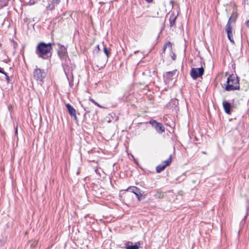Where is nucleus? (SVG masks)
<instances>
[{"instance_id": "f257e3e1", "label": "nucleus", "mask_w": 249, "mask_h": 249, "mask_svg": "<svg viewBox=\"0 0 249 249\" xmlns=\"http://www.w3.org/2000/svg\"><path fill=\"white\" fill-rule=\"evenodd\" d=\"M52 44L51 43H46L44 42L39 43L36 46V53L38 57L43 59H47L52 56L51 50H52Z\"/></svg>"}, {"instance_id": "f03ea898", "label": "nucleus", "mask_w": 249, "mask_h": 249, "mask_svg": "<svg viewBox=\"0 0 249 249\" xmlns=\"http://www.w3.org/2000/svg\"><path fill=\"white\" fill-rule=\"evenodd\" d=\"M225 90L231 91L240 89L239 77L234 74H231L227 79Z\"/></svg>"}, {"instance_id": "7ed1b4c3", "label": "nucleus", "mask_w": 249, "mask_h": 249, "mask_svg": "<svg viewBox=\"0 0 249 249\" xmlns=\"http://www.w3.org/2000/svg\"><path fill=\"white\" fill-rule=\"evenodd\" d=\"M238 17V14L237 12H233L232 13L231 17L229 18L228 21L225 27V31L227 33L228 38L230 42L234 44V39L233 38V34L232 32L231 23L235 22Z\"/></svg>"}, {"instance_id": "20e7f679", "label": "nucleus", "mask_w": 249, "mask_h": 249, "mask_svg": "<svg viewBox=\"0 0 249 249\" xmlns=\"http://www.w3.org/2000/svg\"><path fill=\"white\" fill-rule=\"evenodd\" d=\"M46 76V72L44 69H41L36 67L33 71L34 78L42 84L44 82V79Z\"/></svg>"}, {"instance_id": "39448f33", "label": "nucleus", "mask_w": 249, "mask_h": 249, "mask_svg": "<svg viewBox=\"0 0 249 249\" xmlns=\"http://www.w3.org/2000/svg\"><path fill=\"white\" fill-rule=\"evenodd\" d=\"M145 124H150L156 131L159 134H162L165 131V127L160 123L157 122L154 119L150 120L149 122H146Z\"/></svg>"}, {"instance_id": "423d86ee", "label": "nucleus", "mask_w": 249, "mask_h": 249, "mask_svg": "<svg viewBox=\"0 0 249 249\" xmlns=\"http://www.w3.org/2000/svg\"><path fill=\"white\" fill-rule=\"evenodd\" d=\"M204 72V69L202 66L199 68H193L191 70L190 75L193 79H196L197 78L201 77Z\"/></svg>"}, {"instance_id": "0eeeda50", "label": "nucleus", "mask_w": 249, "mask_h": 249, "mask_svg": "<svg viewBox=\"0 0 249 249\" xmlns=\"http://www.w3.org/2000/svg\"><path fill=\"white\" fill-rule=\"evenodd\" d=\"M58 51L57 52L58 55L61 60L66 59L67 57V48L60 43H58Z\"/></svg>"}, {"instance_id": "6e6552de", "label": "nucleus", "mask_w": 249, "mask_h": 249, "mask_svg": "<svg viewBox=\"0 0 249 249\" xmlns=\"http://www.w3.org/2000/svg\"><path fill=\"white\" fill-rule=\"evenodd\" d=\"M172 162V156L170 155V157H169V158L164 160V161H163L162 162L161 164L159 165L158 166H157L156 167V171L158 173H160L161 172V171H162L163 170H164V169L167 166H168L169 165H170V164Z\"/></svg>"}, {"instance_id": "1a4fd4ad", "label": "nucleus", "mask_w": 249, "mask_h": 249, "mask_svg": "<svg viewBox=\"0 0 249 249\" xmlns=\"http://www.w3.org/2000/svg\"><path fill=\"white\" fill-rule=\"evenodd\" d=\"M127 191L134 193L137 196L138 200H141V197L142 196V194L141 193L140 189L138 187L136 186L129 187L127 188Z\"/></svg>"}, {"instance_id": "9d476101", "label": "nucleus", "mask_w": 249, "mask_h": 249, "mask_svg": "<svg viewBox=\"0 0 249 249\" xmlns=\"http://www.w3.org/2000/svg\"><path fill=\"white\" fill-rule=\"evenodd\" d=\"M66 107L71 117L73 118L75 121L77 122L78 120L76 115V110L70 104H67L66 105Z\"/></svg>"}, {"instance_id": "9b49d317", "label": "nucleus", "mask_w": 249, "mask_h": 249, "mask_svg": "<svg viewBox=\"0 0 249 249\" xmlns=\"http://www.w3.org/2000/svg\"><path fill=\"white\" fill-rule=\"evenodd\" d=\"M177 70L167 71L163 75L164 81L166 83H169L176 73Z\"/></svg>"}, {"instance_id": "f8f14e48", "label": "nucleus", "mask_w": 249, "mask_h": 249, "mask_svg": "<svg viewBox=\"0 0 249 249\" xmlns=\"http://www.w3.org/2000/svg\"><path fill=\"white\" fill-rule=\"evenodd\" d=\"M178 101L177 99H172L169 102L168 104V106L170 108H172L173 110L175 111H177L179 109V107H178Z\"/></svg>"}, {"instance_id": "ddd939ff", "label": "nucleus", "mask_w": 249, "mask_h": 249, "mask_svg": "<svg viewBox=\"0 0 249 249\" xmlns=\"http://www.w3.org/2000/svg\"><path fill=\"white\" fill-rule=\"evenodd\" d=\"M61 1V0H49L48 5L46 6V9L52 11L55 9V7L58 5Z\"/></svg>"}, {"instance_id": "4468645a", "label": "nucleus", "mask_w": 249, "mask_h": 249, "mask_svg": "<svg viewBox=\"0 0 249 249\" xmlns=\"http://www.w3.org/2000/svg\"><path fill=\"white\" fill-rule=\"evenodd\" d=\"M223 106L225 112L227 114H231V110L233 108V107L231 106V104L227 101H224L223 102Z\"/></svg>"}, {"instance_id": "2eb2a0df", "label": "nucleus", "mask_w": 249, "mask_h": 249, "mask_svg": "<svg viewBox=\"0 0 249 249\" xmlns=\"http://www.w3.org/2000/svg\"><path fill=\"white\" fill-rule=\"evenodd\" d=\"M178 15H175L174 13H172L170 15L169 18L170 27H172L175 26L176 21Z\"/></svg>"}, {"instance_id": "dca6fc26", "label": "nucleus", "mask_w": 249, "mask_h": 249, "mask_svg": "<svg viewBox=\"0 0 249 249\" xmlns=\"http://www.w3.org/2000/svg\"><path fill=\"white\" fill-rule=\"evenodd\" d=\"M64 70L65 73V74L67 77V79L69 81V86L71 88H72L74 85L73 80V76L72 73H71V75H69L67 73V72L66 71L65 68H64Z\"/></svg>"}, {"instance_id": "f3484780", "label": "nucleus", "mask_w": 249, "mask_h": 249, "mask_svg": "<svg viewBox=\"0 0 249 249\" xmlns=\"http://www.w3.org/2000/svg\"><path fill=\"white\" fill-rule=\"evenodd\" d=\"M126 249H139V247L137 245H132V242L128 241L125 244Z\"/></svg>"}, {"instance_id": "a211bd4d", "label": "nucleus", "mask_w": 249, "mask_h": 249, "mask_svg": "<svg viewBox=\"0 0 249 249\" xmlns=\"http://www.w3.org/2000/svg\"><path fill=\"white\" fill-rule=\"evenodd\" d=\"M167 47H169L170 48V49L171 50V51L172 50V43H171V42L168 41V42H166L164 45L163 49H162V52L163 53H165V52L166 51V49Z\"/></svg>"}, {"instance_id": "6ab92c4d", "label": "nucleus", "mask_w": 249, "mask_h": 249, "mask_svg": "<svg viewBox=\"0 0 249 249\" xmlns=\"http://www.w3.org/2000/svg\"><path fill=\"white\" fill-rule=\"evenodd\" d=\"M103 51L105 54L106 55L107 59H108L110 54L109 50L106 46H104Z\"/></svg>"}, {"instance_id": "aec40b11", "label": "nucleus", "mask_w": 249, "mask_h": 249, "mask_svg": "<svg viewBox=\"0 0 249 249\" xmlns=\"http://www.w3.org/2000/svg\"><path fill=\"white\" fill-rule=\"evenodd\" d=\"M89 100L96 106L99 107L100 108L102 107L100 106L98 103H97L93 99L90 98Z\"/></svg>"}, {"instance_id": "412c9836", "label": "nucleus", "mask_w": 249, "mask_h": 249, "mask_svg": "<svg viewBox=\"0 0 249 249\" xmlns=\"http://www.w3.org/2000/svg\"><path fill=\"white\" fill-rule=\"evenodd\" d=\"M170 56L173 60H175L176 59V54L172 51H171Z\"/></svg>"}, {"instance_id": "4be33fe9", "label": "nucleus", "mask_w": 249, "mask_h": 249, "mask_svg": "<svg viewBox=\"0 0 249 249\" xmlns=\"http://www.w3.org/2000/svg\"><path fill=\"white\" fill-rule=\"evenodd\" d=\"M2 74L5 75V79H6L7 83H10V78H9V77L7 73L4 71V73H3Z\"/></svg>"}, {"instance_id": "5701e85b", "label": "nucleus", "mask_w": 249, "mask_h": 249, "mask_svg": "<svg viewBox=\"0 0 249 249\" xmlns=\"http://www.w3.org/2000/svg\"><path fill=\"white\" fill-rule=\"evenodd\" d=\"M18 125H17L16 127H15V135H17L18 134ZM16 136H15L14 140H16V138L15 137ZM17 140H18V138H17Z\"/></svg>"}, {"instance_id": "b1692460", "label": "nucleus", "mask_w": 249, "mask_h": 249, "mask_svg": "<svg viewBox=\"0 0 249 249\" xmlns=\"http://www.w3.org/2000/svg\"><path fill=\"white\" fill-rule=\"evenodd\" d=\"M0 73H4V71L3 69L0 67Z\"/></svg>"}, {"instance_id": "393cba45", "label": "nucleus", "mask_w": 249, "mask_h": 249, "mask_svg": "<svg viewBox=\"0 0 249 249\" xmlns=\"http://www.w3.org/2000/svg\"><path fill=\"white\" fill-rule=\"evenodd\" d=\"M246 26L248 28H249V20H248V21H247L246 22Z\"/></svg>"}, {"instance_id": "a878e982", "label": "nucleus", "mask_w": 249, "mask_h": 249, "mask_svg": "<svg viewBox=\"0 0 249 249\" xmlns=\"http://www.w3.org/2000/svg\"><path fill=\"white\" fill-rule=\"evenodd\" d=\"M145 1L148 3H151L153 2V0H145Z\"/></svg>"}, {"instance_id": "bb28decb", "label": "nucleus", "mask_w": 249, "mask_h": 249, "mask_svg": "<svg viewBox=\"0 0 249 249\" xmlns=\"http://www.w3.org/2000/svg\"><path fill=\"white\" fill-rule=\"evenodd\" d=\"M96 48H97V52H99V51H100V46H99V45H97L96 46Z\"/></svg>"}, {"instance_id": "cd10ccee", "label": "nucleus", "mask_w": 249, "mask_h": 249, "mask_svg": "<svg viewBox=\"0 0 249 249\" xmlns=\"http://www.w3.org/2000/svg\"><path fill=\"white\" fill-rule=\"evenodd\" d=\"M13 44H14V47H15V45H17V43L15 41H13Z\"/></svg>"}, {"instance_id": "c85d7f7f", "label": "nucleus", "mask_w": 249, "mask_h": 249, "mask_svg": "<svg viewBox=\"0 0 249 249\" xmlns=\"http://www.w3.org/2000/svg\"><path fill=\"white\" fill-rule=\"evenodd\" d=\"M84 109H85V110H86V112H87V113H88V112H89V110H87V109H86V108H84Z\"/></svg>"}, {"instance_id": "c756f323", "label": "nucleus", "mask_w": 249, "mask_h": 249, "mask_svg": "<svg viewBox=\"0 0 249 249\" xmlns=\"http://www.w3.org/2000/svg\"><path fill=\"white\" fill-rule=\"evenodd\" d=\"M30 3H31V4H35V2L33 1V2H32L31 1Z\"/></svg>"}, {"instance_id": "7c9ffc66", "label": "nucleus", "mask_w": 249, "mask_h": 249, "mask_svg": "<svg viewBox=\"0 0 249 249\" xmlns=\"http://www.w3.org/2000/svg\"><path fill=\"white\" fill-rule=\"evenodd\" d=\"M139 51H136L134 52V53L136 54L137 53H138Z\"/></svg>"}, {"instance_id": "2f4dec72", "label": "nucleus", "mask_w": 249, "mask_h": 249, "mask_svg": "<svg viewBox=\"0 0 249 249\" xmlns=\"http://www.w3.org/2000/svg\"><path fill=\"white\" fill-rule=\"evenodd\" d=\"M5 20V18L3 19V22L2 23V25H3V23L4 22Z\"/></svg>"}, {"instance_id": "473e14b6", "label": "nucleus", "mask_w": 249, "mask_h": 249, "mask_svg": "<svg viewBox=\"0 0 249 249\" xmlns=\"http://www.w3.org/2000/svg\"><path fill=\"white\" fill-rule=\"evenodd\" d=\"M2 46V44L0 43V48H1Z\"/></svg>"}]
</instances>
